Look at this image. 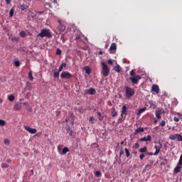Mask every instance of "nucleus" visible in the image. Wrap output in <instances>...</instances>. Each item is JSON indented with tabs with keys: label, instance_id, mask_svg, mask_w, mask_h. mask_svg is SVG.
<instances>
[{
	"label": "nucleus",
	"instance_id": "obj_1",
	"mask_svg": "<svg viewBox=\"0 0 182 182\" xmlns=\"http://www.w3.org/2000/svg\"><path fill=\"white\" fill-rule=\"evenodd\" d=\"M52 33L50 30L43 28L41 29V32L37 35V38H51Z\"/></svg>",
	"mask_w": 182,
	"mask_h": 182
},
{
	"label": "nucleus",
	"instance_id": "obj_2",
	"mask_svg": "<svg viewBox=\"0 0 182 182\" xmlns=\"http://www.w3.org/2000/svg\"><path fill=\"white\" fill-rule=\"evenodd\" d=\"M101 65L102 66V70L101 73L104 75L105 77H107V76H109V73H110L109 66H107V65L103 62L101 63Z\"/></svg>",
	"mask_w": 182,
	"mask_h": 182
},
{
	"label": "nucleus",
	"instance_id": "obj_3",
	"mask_svg": "<svg viewBox=\"0 0 182 182\" xmlns=\"http://www.w3.org/2000/svg\"><path fill=\"white\" fill-rule=\"evenodd\" d=\"M134 95V89L129 87H126V97L127 99H130L132 96Z\"/></svg>",
	"mask_w": 182,
	"mask_h": 182
},
{
	"label": "nucleus",
	"instance_id": "obj_4",
	"mask_svg": "<svg viewBox=\"0 0 182 182\" xmlns=\"http://www.w3.org/2000/svg\"><path fill=\"white\" fill-rule=\"evenodd\" d=\"M129 108H127V106L124 105L122 107V110H121V118H119V120H121V119H124V120L126 119V116H127V109Z\"/></svg>",
	"mask_w": 182,
	"mask_h": 182
},
{
	"label": "nucleus",
	"instance_id": "obj_5",
	"mask_svg": "<svg viewBox=\"0 0 182 182\" xmlns=\"http://www.w3.org/2000/svg\"><path fill=\"white\" fill-rule=\"evenodd\" d=\"M141 76L136 75L135 77H130L129 80L133 83V85H138L139 81L141 80Z\"/></svg>",
	"mask_w": 182,
	"mask_h": 182
},
{
	"label": "nucleus",
	"instance_id": "obj_6",
	"mask_svg": "<svg viewBox=\"0 0 182 182\" xmlns=\"http://www.w3.org/2000/svg\"><path fill=\"white\" fill-rule=\"evenodd\" d=\"M181 166H182V160H179L178 164L176 165V167H175L173 170V173H175V174H177L180 173V171H181V168H182Z\"/></svg>",
	"mask_w": 182,
	"mask_h": 182
},
{
	"label": "nucleus",
	"instance_id": "obj_7",
	"mask_svg": "<svg viewBox=\"0 0 182 182\" xmlns=\"http://www.w3.org/2000/svg\"><path fill=\"white\" fill-rule=\"evenodd\" d=\"M60 77L61 79H72V74H70L69 72L64 71L60 74Z\"/></svg>",
	"mask_w": 182,
	"mask_h": 182
},
{
	"label": "nucleus",
	"instance_id": "obj_8",
	"mask_svg": "<svg viewBox=\"0 0 182 182\" xmlns=\"http://www.w3.org/2000/svg\"><path fill=\"white\" fill-rule=\"evenodd\" d=\"M65 122L66 123H68V122H70L71 126H73V124H75V114L73 113H71L68 119H66Z\"/></svg>",
	"mask_w": 182,
	"mask_h": 182
},
{
	"label": "nucleus",
	"instance_id": "obj_9",
	"mask_svg": "<svg viewBox=\"0 0 182 182\" xmlns=\"http://www.w3.org/2000/svg\"><path fill=\"white\" fill-rule=\"evenodd\" d=\"M58 151L60 154H66V153L69 152V148L64 147L63 149L60 148V146H58Z\"/></svg>",
	"mask_w": 182,
	"mask_h": 182
},
{
	"label": "nucleus",
	"instance_id": "obj_10",
	"mask_svg": "<svg viewBox=\"0 0 182 182\" xmlns=\"http://www.w3.org/2000/svg\"><path fill=\"white\" fill-rule=\"evenodd\" d=\"M58 22L59 23L58 26V30L59 31V32H65L66 26L62 23L60 20H58Z\"/></svg>",
	"mask_w": 182,
	"mask_h": 182
},
{
	"label": "nucleus",
	"instance_id": "obj_11",
	"mask_svg": "<svg viewBox=\"0 0 182 182\" xmlns=\"http://www.w3.org/2000/svg\"><path fill=\"white\" fill-rule=\"evenodd\" d=\"M24 129L26 130V132L31 133V134H35V133L37 132L36 129L31 128L29 126H24Z\"/></svg>",
	"mask_w": 182,
	"mask_h": 182
},
{
	"label": "nucleus",
	"instance_id": "obj_12",
	"mask_svg": "<svg viewBox=\"0 0 182 182\" xmlns=\"http://www.w3.org/2000/svg\"><path fill=\"white\" fill-rule=\"evenodd\" d=\"M163 113H164V111L163 109H159L155 112L156 117V119H158V120H160V119H161V114H163Z\"/></svg>",
	"mask_w": 182,
	"mask_h": 182
},
{
	"label": "nucleus",
	"instance_id": "obj_13",
	"mask_svg": "<svg viewBox=\"0 0 182 182\" xmlns=\"http://www.w3.org/2000/svg\"><path fill=\"white\" fill-rule=\"evenodd\" d=\"M140 141H151V136L147 135L140 139Z\"/></svg>",
	"mask_w": 182,
	"mask_h": 182
},
{
	"label": "nucleus",
	"instance_id": "obj_14",
	"mask_svg": "<svg viewBox=\"0 0 182 182\" xmlns=\"http://www.w3.org/2000/svg\"><path fill=\"white\" fill-rule=\"evenodd\" d=\"M151 90H152V92H155L156 93V95H159L160 88L159 87V85H154L152 86Z\"/></svg>",
	"mask_w": 182,
	"mask_h": 182
},
{
	"label": "nucleus",
	"instance_id": "obj_15",
	"mask_svg": "<svg viewBox=\"0 0 182 182\" xmlns=\"http://www.w3.org/2000/svg\"><path fill=\"white\" fill-rule=\"evenodd\" d=\"M9 163H11V161H6L2 162L1 164L2 168H8V167H9Z\"/></svg>",
	"mask_w": 182,
	"mask_h": 182
},
{
	"label": "nucleus",
	"instance_id": "obj_16",
	"mask_svg": "<svg viewBox=\"0 0 182 182\" xmlns=\"http://www.w3.org/2000/svg\"><path fill=\"white\" fill-rule=\"evenodd\" d=\"M113 70H115L117 73H120V72H122V67L117 64V65L114 66Z\"/></svg>",
	"mask_w": 182,
	"mask_h": 182
},
{
	"label": "nucleus",
	"instance_id": "obj_17",
	"mask_svg": "<svg viewBox=\"0 0 182 182\" xmlns=\"http://www.w3.org/2000/svg\"><path fill=\"white\" fill-rule=\"evenodd\" d=\"M87 95H96V90L94 88H90L87 90Z\"/></svg>",
	"mask_w": 182,
	"mask_h": 182
},
{
	"label": "nucleus",
	"instance_id": "obj_18",
	"mask_svg": "<svg viewBox=\"0 0 182 182\" xmlns=\"http://www.w3.org/2000/svg\"><path fill=\"white\" fill-rule=\"evenodd\" d=\"M149 105L151 109H156V107H157V106L156 105V102L149 101Z\"/></svg>",
	"mask_w": 182,
	"mask_h": 182
},
{
	"label": "nucleus",
	"instance_id": "obj_19",
	"mask_svg": "<svg viewBox=\"0 0 182 182\" xmlns=\"http://www.w3.org/2000/svg\"><path fill=\"white\" fill-rule=\"evenodd\" d=\"M66 127L67 133H68L69 136H73V131H72L69 125H66Z\"/></svg>",
	"mask_w": 182,
	"mask_h": 182
},
{
	"label": "nucleus",
	"instance_id": "obj_20",
	"mask_svg": "<svg viewBox=\"0 0 182 182\" xmlns=\"http://www.w3.org/2000/svg\"><path fill=\"white\" fill-rule=\"evenodd\" d=\"M144 132V128L139 127L135 130L134 134L137 135L139 133H143Z\"/></svg>",
	"mask_w": 182,
	"mask_h": 182
},
{
	"label": "nucleus",
	"instance_id": "obj_21",
	"mask_svg": "<svg viewBox=\"0 0 182 182\" xmlns=\"http://www.w3.org/2000/svg\"><path fill=\"white\" fill-rule=\"evenodd\" d=\"M14 109L15 110L19 111V110H21V109H22V105H21V104H19V103H16L14 105Z\"/></svg>",
	"mask_w": 182,
	"mask_h": 182
},
{
	"label": "nucleus",
	"instance_id": "obj_22",
	"mask_svg": "<svg viewBox=\"0 0 182 182\" xmlns=\"http://www.w3.org/2000/svg\"><path fill=\"white\" fill-rule=\"evenodd\" d=\"M178 134H173V135H171L169 136V139L170 140H176L178 139Z\"/></svg>",
	"mask_w": 182,
	"mask_h": 182
},
{
	"label": "nucleus",
	"instance_id": "obj_23",
	"mask_svg": "<svg viewBox=\"0 0 182 182\" xmlns=\"http://www.w3.org/2000/svg\"><path fill=\"white\" fill-rule=\"evenodd\" d=\"M85 73L87 75H90V73H92V69H90V68L89 66H85Z\"/></svg>",
	"mask_w": 182,
	"mask_h": 182
},
{
	"label": "nucleus",
	"instance_id": "obj_24",
	"mask_svg": "<svg viewBox=\"0 0 182 182\" xmlns=\"http://www.w3.org/2000/svg\"><path fill=\"white\" fill-rule=\"evenodd\" d=\"M116 49H117V46L116 43H112L110 46L109 50H116Z\"/></svg>",
	"mask_w": 182,
	"mask_h": 182
},
{
	"label": "nucleus",
	"instance_id": "obj_25",
	"mask_svg": "<svg viewBox=\"0 0 182 182\" xmlns=\"http://www.w3.org/2000/svg\"><path fill=\"white\" fill-rule=\"evenodd\" d=\"M66 68V63H63L60 65V67H59V68H58L59 72H62V70H63V68Z\"/></svg>",
	"mask_w": 182,
	"mask_h": 182
},
{
	"label": "nucleus",
	"instance_id": "obj_26",
	"mask_svg": "<svg viewBox=\"0 0 182 182\" xmlns=\"http://www.w3.org/2000/svg\"><path fill=\"white\" fill-rule=\"evenodd\" d=\"M154 149H156L155 153L154 154V156H157V154H159V153H160V147L158 146H155Z\"/></svg>",
	"mask_w": 182,
	"mask_h": 182
},
{
	"label": "nucleus",
	"instance_id": "obj_27",
	"mask_svg": "<svg viewBox=\"0 0 182 182\" xmlns=\"http://www.w3.org/2000/svg\"><path fill=\"white\" fill-rule=\"evenodd\" d=\"M19 36L21 38H25L26 36V32H25V31H21L20 33H19Z\"/></svg>",
	"mask_w": 182,
	"mask_h": 182
},
{
	"label": "nucleus",
	"instance_id": "obj_28",
	"mask_svg": "<svg viewBox=\"0 0 182 182\" xmlns=\"http://www.w3.org/2000/svg\"><path fill=\"white\" fill-rule=\"evenodd\" d=\"M129 75H130L131 77H134L137 76V75H136V72H134V70H132L129 72Z\"/></svg>",
	"mask_w": 182,
	"mask_h": 182
},
{
	"label": "nucleus",
	"instance_id": "obj_29",
	"mask_svg": "<svg viewBox=\"0 0 182 182\" xmlns=\"http://www.w3.org/2000/svg\"><path fill=\"white\" fill-rule=\"evenodd\" d=\"M140 153H147V147L144 146V148L139 149Z\"/></svg>",
	"mask_w": 182,
	"mask_h": 182
},
{
	"label": "nucleus",
	"instance_id": "obj_30",
	"mask_svg": "<svg viewBox=\"0 0 182 182\" xmlns=\"http://www.w3.org/2000/svg\"><path fill=\"white\" fill-rule=\"evenodd\" d=\"M8 100H9V102H14V100H15V96L12 95H9Z\"/></svg>",
	"mask_w": 182,
	"mask_h": 182
},
{
	"label": "nucleus",
	"instance_id": "obj_31",
	"mask_svg": "<svg viewBox=\"0 0 182 182\" xmlns=\"http://www.w3.org/2000/svg\"><path fill=\"white\" fill-rule=\"evenodd\" d=\"M14 65L16 68H19V66H21V63L18 60H14Z\"/></svg>",
	"mask_w": 182,
	"mask_h": 182
},
{
	"label": "nucleus",
	"instance_id": "obj_32",
	"mask_svg": "<svg viewBox=\"0 0 182 182\" xmlns=\"http://www.w3.org/2000/svg\"><path fill=\"white\" fill-rule=\"evenodd\" d=\"M28 79L30 80H33V75L32 74V71H30L28 73Z\"/></svg>",
	"mask_w": 182,
	"mask_h": 182
},
{
	"label": "nucleus",
	"instance_id": "obj_33",
	"mask_svg": "<svg viewBox=\"0 0 182 182\" xmlns=\"http://www.w3.org/2000/svg\"><path fill=\"white\" fill-rule=\"evenodd\" d=\"M124 150H125L126 156L130 157V151H129V149H127V148H125Z\"/></svg>",
	"mask_w": 182,
	"mask_h": 182
},
{
	"label": "nucleus",
	"instance_id": "obj_34",
	"mask_svg": "<svg viewBox=\"0 0 182 182\" xmlns=\"http://www.w3.org/2000/svg\"><path fill=\"white\" fill-rule=\"evenodd\" d=\"M60 73V72H59V70H58V72H54V75H53L55 79L59 77Z\"/></svg>",
	"mask_w": 182,
	"mask_h": 182
},
{
	"label": "nucleus",
	"instance_id": "obj_35",
	"mask_svg": "<svg viewBox=\"0 0 182 182\" xmlns=\"http://www.w3.org/2000/svg\"><path fill=\"white\" fill-rule=\"evenodd\" d=\"M4 144L6 146H9V144H11V141H9L8 139H4Z\"/></svg>",
	"mask_w": 182,
	"mask_h": 182
},
{
	"label": "nucleus",
	"instance_id": "obj_36",
	"mask_svg": "<svg viewBox=\"0 0 182 182\" xmlns=\"http://www.w3.org/2000/svg\"><path fill=\"white\" fill-rule=\"evenodd\" d=\"M89 122L91 123V124H95V118H93V117H90Z\"/></svg>",
	"mask_w": 182,
	"mask_h": 182
},
{
	"label": "nucleus",
	"instance_id": "obj_37",
	"mask_svg": "<svg viewBox=\"0 0 182 182\" xmlns=\"http://www.w3.org/2000/svg\"><path fill=\"white\" fill-rule=\"evenodd\" d=\"M95 176H96V177H100V176H102V173L99 171H97L95 172Z\"/></svg>",
	"mask_w": 182,
	"mask_h": 182
},
{
	"label": "nucleus",
	"instance_id": "obj_38",
	"mask_svg": "<svg viewBox=\"0 0 182 182\" xmlns=\"http://www.w3.org/2000/svg\"><path fill=\"white\" fill-rule=\"evenodd\" d=\"M5 124H6V122L3 119H0V126H5Z\"/></svg>",
	"mask_w": 182,
	"mask_h": 182
},
{
	"label": "nucleus",
	"instance_id": "obj_39",
	"mask_svg": "<svg viewBox=\"0 0 182 182\" xmlns=\"http://www.w3.org/2000/svg\"><path fill=\"white\" fill-rule=\"evenodd\" d=\"M56 55H62V50L58 48L57 50H56Z\"/></svg>",
	"mask_w": 182,
	"mask_h": 182
},
{
	"label": "nucleus",
	"instance_id": "obj_40",
	"mask_svg": "<svg viewBox=\"0 0 182 182\" xmlns=\"http://www.w3.org/2000/svg\"><path fill=\"white\" fill-rule=\"evenodd\" d=\"M98 146H99V145H97V144H96V143L91 144L92 149H96Z\"/></svg>",
	"mask_w": 182,
	"mask_h": 182
},
{
	"label": "nucleus",
	"instance_id": "obj_41",
	"mask_svg": "<svg viewBox=\"0 0 182 182\" xmlns=\"http://www.w3.org/2000/svg\"><path fill=\"white\" fill-rule=\"evenodd\" d=\"M26 109L27 112H32V107H29V105H27V107H26Z\"/></svg>",
	"mask_w": 182,
	"mask_h": 182
},
{
	"label": "nucleus",
	"instance_id": "obj_42",
	"mask_svg": "<svg viewBox=\"0 0 182 182\" xmlns=\"http://www.w3.org/2000/svg\"><path fill=\"white\" fill-rule=\"evenodd\" d=\"M10 17L12 18L14 16V9H11L9 11Z\"/></svg>",
	"mask_w": 182,
	"mask_h": 182
},
{
	"label": "nucleus",
	"instance_id": "obj_43",
	"mask_svg": "<svg viewBox=\"0 0 182 182\" xmlns=\"http://www.w3.org/2000/svg\"><path fill=\"white\" fill-rule=\"evenodd\" d=\"M159 126H161V127H164V126H166V122L165 121H162L160 124Z\"/></svg>",
	"mask_w": 182,
	"mask_h": 182
},
{
	"label": "nucleus",
	"instance_id": "obj_44",
	"mask_svg": "<svg viewBox=\"0 0 182 182\" xmlns=\"http://www.w3.org/2000/svg\"><path fill=\"white\" fill-rule=\"evenodd\" d=\"M178 141H182V135L178 134Z\"/></svg>",
	"mask_w": 182,
	"mask_h": 182
},
{
	"label": "nucleus",
	"instance_id": "obj_45",
	"mask_svg": "<svg viewBox=\"0 0 182 182\" xmlns=\"http://www.w3.org/2000/svg\"><path fill=\"white\" fill-rule=\"evenodd\" d=\"M139 147H140V144L139 143H136L134 145V149H139Z\"/></svg>",
	"mask_w": 182,
	"mask_h": 182
},
{
	"label": "nucleus",
	"instance_id": "obj_46",
	"mask_svg": "<svg viewBox=\"0 0 182 182\" xmlns=\"http://www.w3.org/2000/svg\"><path fill=\"white\" fill-rule=\"evenodd\" d=\"M53 3L54 4V5H56V6H59V4L58 3V0H53Z\"/></svg>",
	"mask_w": 182,
	"mask_h": 182
},
{
	"label": "nucleus",
	"instance_id": "obj_47",
	"mask_svg": "<svg viewBox=\"0 0 182 182\" xmlns=\"http://www.w3.org/2000/svg\"><path fill=\"white\" fill-rule=\"evenodd\" d=\"M61 41H63V42H65V41H66V39H65V34H63L61 36V38H60Z\"/></svg>",
	"mask_w": 182,
	"mask_h": 182
},
{
	"label": "nucleus",
	"instance_id": "obj_48",
	"mask_svg": "<svg viewBox=\"0 0 182 182\" xmlns=\"http://www.w3.org/2000/svg\"><path fill=\"white\" fill-rule=\"evenodd\" d=\"M107 63H108V65H113V60L109 59L107 60Z\"/></svg>",
	"mask_w": 182,
	"mask_h": 182
},
{
	"label": "nucleus",
	"instance_id": "obj_49",
	"mask_svg": "<svg viewBox=\"0 0 182 182\" xmlns=\"http://www.w3.org/2000/svg\"><path fill=\"white\" fill-rule=\"evenodd\" d=\"M146 110V108H142L139 110V113H143Z\"/></svg>",
	"mask_w": 182,
	"mask_h": 182
},
{
	"label": "nucleus",
	"instance_id": "obj_50",
	"mask_svg": "<svg viewBox=\"0 0 182 182\" xmlns=\"http://www.w3.org/2000/svg\"><path fill=\"white\" fill-rule=\"evenodd\" d=\"M173 120H174L175 122H180V119H178V117H173Z\"/></svg>",
	"mask_w": 182,
	"mask_h": 182
},
{
	"label": "nucleus",
	"instance_id": "obj_51",
	"mask_svg": "<svg viewBox=\"0 0 182 182\" xmlns=\"http://www.w3.org/2000/svg\"><path fill=\"white\" fill-rule=\"evenodd\" d=\"M139 159L141 160H143L144 159V154H141L140 156H139Z\"/></svg>",
	"mask_w": 182,
	"mask_h": 182
},
{
	"label": "nucleus",
	"instance_id": "obj_52",
	"mask_svg": "<svg viewBox=\"0 0 182 182\" xmlns=\"http://www.w3.org/2000/svg\"><path fill=\"white\" fill-rule=\"evenodd\" d=\"M117 117V112H113L112 113V117Z\"/></svg>",
	"mask_w": 182,
	"mask_h": 182
},
{
	"label": "nucleus",
	"instance_id": "obj_53",
	"mask_svg": "<svg viewBox=\"0 0 182 182\" xmlns=\"http://www.w3.org/2000/svg\"><path fill=\"white\" fill-rule=\"evenodd\" d=\"M123 154H124V151H119V156H120V157H122V156H123Z\"/></svg>",
	"mask_w": 182,
	"mask_h": 182
},
{
	"label": "nucleus",
	"instance_id": "obj_54",
	"mask_svg": "<svg viewBox=\"0 0 182 182\" xmlns=\"http://www.w3.org/2000/svg\"><path fill=\"white\" fill-rule=\"evenodd\" d=\"M100 122H102V120H103V117L102 115H100L99 117H98Z\"/></svg>",
	"mask_w": 182,
	"mask_h": 182
},
{
	"label": "nucleus",
	"instance_id": "obj_55",
	"mask_svg": "<svg viewBox=\"0 0 182 182\" xmlns=\"http://www.w3.org/2000/svg\"><path fill=\"white\" fill-rule=\"evenodd\" d=\"M23 105L24 106H26V107L27 106H29V104H28V102H23Z\"/></svg>",
	"mask_w": 182,
	"mask_h": 182
},
{
	"label": "nucleus",
	"instance_id": "obj_56",
	"mask_svg": "<svg viewBox=\"0 0 182 182\" xmlns=\"http://www.w3.org/2000/svg\"><path fill=\"white\" fill-rule=\"evenodd\" d=\"M79 39H80V36H77L75 38V41H77Z\"/></svg>",
	"mask_w": 182,
	"mask_h": 182
},
{
	"label": "nucleus",
	"instance_id": "obj_57",
	"mask_svg": "<svg viewBox=\"0 0 182 182\" xmlns=\"http://www.w3.org/2000/svg\"><path fill=\"white\" fill-rule=\"evenodd\" d=\"M6 2L7 4H11V0H6Z\"/></svg>",
	"mask_w": 182,
	"mask_h": 182
},
{
	"label": "nucleus",
	"instance_id": "obj_58",
	"mask_svg": "<svg viewBox=\"0 0 182 182\" xmlns=\"http://www.w3.org/2000/svg\"><path fill=\"white\" fill-rule=\"evenodd\" d=\"M97 113L99 117L102 116V113L98 111Z\"/></svg>",
	"mask_w": 182,
	"mask_h": 182
},
{
	"label": "nucleus",
	"instance_id": "obj_59",
	"mask_svg": "<svg viewBox=\"0 0 182 182\" xmlns=\"http://www.w3.org/2000/svg\"><path fill=\"white\" fill-rule=\"evenodd\" d=\"M121 144H122V145L124 144V141H121Z\"/></svg>",
	"mask_w": 182,
	"mask_h": 182
},
{
	"label": "nucleus",
	"instance_id": "obj_60",
	"mask_svg": "<svg viewBox=\"0 0 182 182\" xmlns=\"http://www.w3.org/2000/svg\"><path fill=\"white\" fill-rule=\"evenodd\" d=\"M167 95H168L167 92L164 93V96H167Z\"/></svg>",
	"mask_w": 182,
	"mask_h": 182
},
{
	"label": "nucleus",
	"instance_id": "obj_61",
	"mask_svg": "<svg viewBox=\"0 0 182 182\" xmlns=\"http://www.w3.org/2000/svg\"><path fill=\"white\" fill-rule=\"evenodd\" d=\"M179 160H182V154L181 155Z\"/></svg>",
	"mask_w": 182,
	"mask_h": 182
},
{
	"label": "nucleus",
	"instance_id": "obj_62",
	"mask_svg": "<svg viewBox=\"0 0 182 182\" xmlns=\"http://www.w3.org/2000/svg\"><path fill=\"white\" fill-rule=\"evenodd\" d=\"M154 123H157V119H154Z\"/></svg>",
	"mask_w": 182,
	"mask_h": 182
},
{
	"label": "nucleus",
	"instance_id": "obj_63",
	"mask_svg": "<svg viewBox=\"0 0 182 182\" xmlns=\"http://www.w3.org/2000/svg\"><path fill=\"white\" fill-rule=\"evenodd\" d=\"M28 35H29L30 36H32V33H28Z\"/></svg>",
	"mask_w": 182,
	"mask_h": 182
},
{
	"label": "nucleus",
	"instance_id": "obj_64",
	"mask_svg": "<svg viewBox=\"0 0 182 182\" xmlns=\"http://www.w3.org/2000/svg\"><path fill=\"white\" fill-rule=\"evenodd\" d=\"M41 135V133L40 134H37L36 136H40Z\"/></svg>",
	"mask_w": 182,
	"mask_h": 182
}]
</instances>
